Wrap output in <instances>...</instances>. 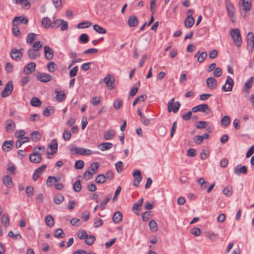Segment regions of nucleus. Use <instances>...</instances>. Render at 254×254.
Here are the masks:
<instances>
[{
	"instance_id": "nucleus-34",
	"label": "nucleus",
	"mask_w": 254,
	"mask_h": 254,
	"mask_svg": "<svg viewBox=\"0 0 254 254\" xmlns=\"http://www.w3.org/2000/svg\"><path fill=\"white\" fill-rule=\"evenodd\" d=\"M37 35L34 33H28L26 37V43L27 44H31L36 39Z\"/></svg>"
},
{
	"instance_id": "nucleus-9",
	"label": "nucleus",
	"mask_w": 254,
	"mask_h": 254,
	"mask_svg": "<svg viewBox=\"0 0 254 254\" xmlns=\"http://www.w3.org/2000/svg\"><path fill=\"white\" fill-rule=\"evenodd\" d=\"M133 176L134 177L133 185L135 187H138L142 178L140 171L135 170L133 172Z\"/></svg>"
},
{
	"instance_id": "nucleus-29",
	"label": "nucleus",
	"mask_w": 254,
	"mask_h": 254,
	"mask_svg": "<svg viewBox=\"0 0 254 254\" xmlns=\"http://www.w3.org/2000/svg\"><path fill=\"white\" fill-rule=\"evenodd\" d=\"M55 93L56 94V99L58 101L61 102L64 100L65 94L64 91H59L57 89H56Z\"/></svg>"
},
{
	"instance_id": "nucleus-48",
	"label": "nucleus",
	"mask_w": 254,
	"mask_h": 254,
	"mask_svg": "<svg viewBox=\"0 0 254 254\" xmlns=\"http://www.w3.org/2000/svg\"><path fill=\"white\" fill-rule=\"evenodd\" d=\"M106 181V177L105 175L103 174H100L98 175L95 179V182L98 184L104 183Z\"/></svg>"
},
{
	"instance_id": "nucleus-39",
	"label": "nucleus",
	"mask_w": 254,
	"mask_h": 254,
	"mask_svg": "<svg viewBox=\"0 0 254 254\" xmlns=\"http://www.w3.org/2000/svg\"><path fill=\"white\" fill-rule=\"evenodd\" d=\"M123 103L121 99L119 98L116 99L113 102V107L115 109L118 110L123 106Z\"/></svg>"
},
{
	"instance_id": "nucleus-33",
	"label": "nucleus",
	"mask_w": 254,
	"mask_h": 254,
	"mask_svg": "<svg viewBox=\"0 0 254 254\" xmlns=\"http://www.w3.org/2000/svg\"><path fill=\"white\" fill-rule=\"evenodd\" d=\"M144 199L143 198H141L136 203H134L132 206V209L133 211H140L141 209V206L143 204Z\"/></svg>"
},
{
	"instance_id": "nucleus-15",
	"label": "nucleus",
	"mask_w": 254,
	"mask_h": 254,
	"mask_svg": "<svg viewBox=\"0 0 254 254\" xmlns=\"http://www.w3.org/2000/svg\"><path fill=\"white\" fill-rule=\"evenodd\" d=\"M44 55L45 58L48 60H51L53 59V50L48 46H45L44 47Z\"/></svg>"
},
{
	"instance_id": "nucleus-60",
	"label": "nucleus",
	"mask_w": 254,
	"mask_h": 254,
	"mask_svg": "<svg viewBox=\"0 0 254 254\" xmlns=\"http://www.w3.org/2000/svg\"><path fill=\"white\" fill-rule=\"evenodd\" d=\"M84 165V163L83 161L79 160L75 162L74 167L76 169H81L83 168Z\"/></svg>"
},
{
	"instance_id": "nucleus-27",
	"label": "nucleus",
	"mask_w": 254,
	"mask_h": 254,
	"mask_svg": "<svg viewBox=\"0 0 254 254\" xmlns=\"http://www.w3.org/2000/svg\"><path fill=\"white\" fill-rule=\"evenodd\" d=\"M31 137L32 141L36 142L42 138V133L39 131H34L31 133Z\"/></svg>"
},
{
	"instance_id": "nucleus-57",
	"label": "nucleus",
	"mask_w": 254,
	"mask_h": 254,
	"mask_svg": "<svg viewBox=\"0 0 254 254\" xmlns=\"http://www.w3.org/2000/svg\"><path fill=\"white\" fill-rule=\"evenodd\" d=\"M248 44L252 43L253 47L254 48V33L249 32L248 35Z\"/></svg>"
},
{
	"instance_id": "nucleus-4",
	"label": "nucleus",
	"mask_w": 254,
	"mask_h": 254,
	"mask_svg": "<svg viewBox=\"0 0 254 254\" xmlns=\"http://www.w3.org/2000/svg\"><path fill=\"white\" fill-rule=\"evenodd\" d=\"M230 34L236 46L240 47L242 43V38L240 30L238 28L233 29L231 31Z\"/></svg>"
},
{
	"instance_id": "nucleus-59",
	"label": "nucleus",
	"mask_w": 254,
	"mask_h": 254,
	"mask_svg": "<svg viewBox=\"0 0 254 254\" xmlns=\"http://www.w3.org/2000/svg\"><path fill=\"white\" fill-rule=\"evenodd\" d=\"M42 47V45L41 43V42L38 41H36L33 44V46H32V49H33L34 51H39Z\"/></svg>"
},
{
	"instance_id": "nucleus-62",
	"label": "nucleus",
	"mask_w": 254,
	"mask_h": 254,
	"mask_svg": "<svg viewBox=\"0 0 254 254\" xmlns=\"http://www.w3.org/2000/svg\"><path fill=\"white\" fill-rule=\"evenodd\" d=\"M223 193L227 196H231L233 193L232 188L231 187L225 188L223 190Z\"/></svg>"
},
{
	"instance_id": "nucleus-31",
	"label": "nucleus",
	"mask_w": 254,
	"mask_h": 254,
	"mask_svg": "<svg viewBox=\"0 0 254 254\" xmlns=\"http://www.w3.org/2000/svg\"><path fill=\"white\" fill-rule=\"evenodd\" d=\"M243 6V9L246 11H248L251 8V3L248 0H240V4H241Z\"/></svg>"
},
{
	"instance_id": "nucleus-6",
	"label": "nucleus",
	"mask_w": 254,
	"mask_h": 254,
	"mask_svg": "<svg viewBox=\"0 0 254 254\" xmlns=\"http://www.w3.org/2000/svg\"><path fill=\"white\" fill-rule=\"evenodd\" d=\"M192 112H202L206 115L210 114L211 110L207 104H203L196 106L192 108Z\"/></svg>"
},
{
	"instance_id": "nucleus-5",
	"label": "nucleus",
	"mask_w": 254,
	"mask_h": 254,
	"mask_svg": "<svg viewBox=\"0 0 254 254\" xmlns=\"http://www.w3.org/2000/svg\"><path fill=\"white\" fill-rule=\"evenodd\" d=\"M174 101L175 99L173 98L168 103L167 107L169 112H173V113H176L179 111L181 104L178 101L174 103Z\"/></svg>"
},
{
	"instance_id": "nucleus-19",
	"label": "nucleus",
	"mask_w": 254,
	"mask_h": 254,
	"mask_svg": "<svg viewBox=\"0 0 254 254\" xmlns=\"http://www.w3.org/2000/svg\"><path fill=\"white\" fill-rule=\"evenodd\" d=\"M19 17H15L13 19L12 23H13V28H12V32L14 35L18 37L20 35V32L18 27L17 24L16 23Z\"/></svg>"
},
{
	"instance_id": "nucleus-17",
	"label": "nucleus",
	"mask_w": 254,
	"mask_h": 254,
	"mask_svg": "<svg viewBox=\"0 0 254 254\" xmlns=\"http://www.w3.org/2000/svg\"><path fill=\"white\" fill-rule=\"evenodd\" d=\"M36 64L32 62L27 64L24 68L23 72L26 74H29L35 71Z\"/></svg>"
},
{
	"instance_id": "nucleus-37",
	"label": "nucleus",
	"mask_w": 254,
	"mask_h": 254,
	"mask_svg": "<svg viewBox=\"0 0 254 254\" xmlns=\"http://www.w3.org/2000/svg\"><path fill=\"white\" fill-rule=\"evenodd\" d=\"M115 133L114 130L109 129L105 133L104 138L105 140H110L114 136Z\"/></svg>"
},
{
	"instance_id": "nucleus-38",
	"label": "nucleus",
	"mask_w": 254,
	"mask_h": 254,
	"mask_svg": "<svg viewBox=\"0 0 254 254\" xmlns=\"http://www.w3.org/2000/svg\"><path fill=\"white\" fill-rule=\"evenodd\" d=\"M30 104L33 107H38L41 106L42 102L37 97H33L31 99Z\"/></svg>"
},
{
	"instance_id": "nucleus-53",
	"label": "nucleus",
	"mask_w": 254,
	"mask_h": 254,
	"mask_svg": "<svg viewBox=\"0 0 254 254\" xmlns=\"http://www.w3.org/2000/svg\"><path fill=\"white\" fill-rule=\"evenodd\" d=\"M230 119L228 116H225L221 119V124L222 126H226L229 124Z\"/></svg>"
},
{
	"instance_id": "nucleus-52",
	"label": "nucleus",
	"mask_w": 254,
	"mask_h": 254,
	"mask_svg": "<svg viewBox=\"0 0 254 254\" xmlns=\"http://www.w3.org/2000/svg\"><path fill=\"white\" fill-rule=\"evenodd\" d=\"M63 22V20L62 19H57L52 22V28H57L59 27Z\"/></svg>"
},
{
	"instance_id": "nucleus-32",
	"label": "nucleus",
	"mask_w": 254,
	"mask_h": 254,
	"mask_svg": "<svg viewBox=\"0 0 254 254\" xmlns=\"http://www.w3.org/2000/svg\"><path fill=\"white\" fill-rule=\"evenodd\" d=\"M1 222L5 227H7L10 225L9 216L6 214H4L1 217Z\"/></svg>"
},
{
	"instance_id": "nucleus-22",
	"label": "nucleus",
	"mask_w": 254,
	"mask_h": 254,
	"mask_svg": "<svg viewBox=\"0 0 254 254\" xmlns=\"http://www.w3.org/2000/svg\"><path fill=\"white\" fill-rule=\"evenodd\" d=\"M128 25L130 27H135L138 24V20L136 16L130 15L128 19Z\"/></svg>"
},
{
	"instance_id": "nucleus-28",
	"label": "nucleus",
	"mask_w": 254,
	"mask_h": 254,
	"mask_svg": "<svg viewBox=\"0 0 254 254\" xmlns=\"http://www.w3.org/2000/svg\"><path fill=\"white\" fill-rule=\"evenodd\" d=\"M113 144L110 142H103L100 143L98 147L101 151H105L111 149L113 147Z\"/></svg>"
},
{
	"instance_id": "nucleus-63",
	"label": "nucleus",
	"mask_w": 254,
	"mask_h": 254,
	"mask_svg": "<svg viewBox=\"0 0 254 254\" xmlns=\"http://www.w3.org/2000/svg\"><path fill=\"white\" fill-rule=\"evenodd\" d=\"M5 69L7 73H11L13 70V67L10 63H7L5 65Z\"/></svg>"
},
{
	"instance_id": "nucleus-8",
	"label": "nucleus",
	"mask_w": 254,
	"mask_h": 254,
	"mask_svg": "<svg viewBox=\"0 0 254 254\" xmlns=\"http://www.w3.org/2000/svg\"><path fill=\"white\" fill-rule=\"evenodd\" d=\"M234 83V80L230 76H228L225 84L222 86L223 90L225 92L232 91Z\"/></svg>"
},
{
	"instance_id": "nucleus-50",
	"label": "nucleus",
	"mask_w": 254,
	"mask_h": 254,
	"mask_svg": "<svg viewBox=\"0 0 254 254\" xmlns=\"http://www.w3.org/2000/svg\"><path fill=\"white\" fill-rule=\"evenodd\" d=\"M91 24V23L89 21H84L79 23L77 27L79 29L87 28L89 27Z\"/></svg>"
},
{
	"instance_id": "nucleus-7",
	"label": "nucleus",
	"mask_w": 254,
	"mask_h": 254,
	"mask_svg": "<svg viewBox=\"0 0 254 254\" xmlns=\"http://www.w3.org/2000/svg\"><path fill=\"white\" fill-rule=\"evenodd\" d=\"M13 85L11 81H8L5 85L4 89L1 93V96L3 98L9 96L13 90Z\"/></svg>"
},
{
	"instance_id": "nucleus-23",
	"label": "nucleus",
	"mask_w": 254,
	"mask_h": 254,
	"mask_svg": "<svg viewBox=\"0 0 254 254\" xmlns=\"http://www.w3.org/2000/svg\"><path fill=\"white\" fill-rule=\"evenodd\" d=\"M27 55L31 60H34L40 56V54L38 51H34L32 49H29L27 51Z\"/></svg>"
},
{
	"instance_id": "nucleus-45",
	"label": "nucleus",
	"mask_w": 254,
	"mask_h": 254,
	"mask_svg": "<svg viewBox=\"0 0 254 254\" xmlns=\"http://www.w3.org/2000/svg\"><path fill=\"white\" fill-rule=\"evenodd\" d=\"M85 243L89 246L92 245L94 243L96 238L93 235H88V237L85 239Z\"/></svg>"
},
{
	"instance_id": "nucleus-16",
	"label": "nucleus",
	"mask_w": 254,
	"mask_h": 254,
	"mask_svg": "<svg viewBox=\"0 0 254 254\" xmlns=\"http://www.w3.org/2000/svg\"><path fill=\"white\" fill-rule=\"evenodd\" d=\"M48 147L52 150L51 153L48 152V154L53 155L56 153L58 151V142L57 140L56 139H52L48 145Z\"/></svg>"
},
{
	"instance_id": "nucleus-12",
	"label": "nucleus",
	"mask_w": 254,
	"mask_h": 254,
	"mask_svg": "<svg viewBox=\"0 0 254 254\" xmlns=\"http://www.w3.org/2000/svg\"><path fill=\"white\" fill-rule=\"evenodd\" d=\"M36 77L39 81L44 83L49 82L52 79V76L47 73H39Z\"/></svg>"
},
{
	"instance_id": "nucleus-2",
	"label": "nucleus",
	"mask_w": 254,
	"mask_h": 254,
	"mask_svg": "<svg viewBox=\"0 0 254 254\" xmlns=\"http://www.w3.org/2000/svg\"><path fill=\"white\" fill-rule=\"evenodd\" d=\"M45 148L41 146H37L34 148V152L31 153L29 156L30 161L33 163H39L42 160V157L41 154L39 153L38 150L42 149L44 151Z\"/></svg>"
},
{
	"instance_id": "nucleus-56",
	"label": "nucleus",
	"mask_w": 254,
	"mask_h": 254,
	"mask_svg": "<svg viewBox=\"0 0 254 254\" xmlns=\"http://www.w3.org/2000/svg\"><path fill=\"white\" fill-rule=\"evenodd\" d=\"M150 213V211H146L142 214V218L143 221L146 222L150 219L151 217Z\"/></svg>"
},
{
	"instance_id": "nucleus-10",
	"label": "nucleus",
	"mask_w": 254,
	"mask_h": 254,
	"mask_svg": "<svg viewBox=\"0 0 254 254\" xmlns=\"http://www.w3.org/2000/svg\"><path fill=\"white\" fill-rule=\"evenodd\" d=\"M47 165L46 164H44L36 169L32 176L33 181H36L39 177L45 171Z\"/></svg>"
},
{
	"instance_id": "nucleus-3",
	"label": "nucleus",
	"mask_w": 254,
	"mask_h": 254,
	"mask_svg": "<svg viewBox=\"0 0 254 254\" xmlns=\"http://www.w3.org/2000/svg\"><path fill=\"white\" fill-rule=\"evenodd\" d=\"M70 153L71 155H90L92 153V151L88 149L82 147H77L73 146L70 149Z\"/></svg>"
},
{
	"instance_id": "nucleus-30",
	"label": "nucleus",
	"mask_w": 254,
	"mask_h": 254,
	"mask_svg": "<svg viewBox=\"0 0 254 254\" xmlns=\"http://www.w3.org/2000/svg\"><path fill=\"white\" fill-rule=\"evenodd\" d=\"M41 24L46 29L50 27H52V22L51 19L48 17H45L42 19Z\"/></svg>"
},
{
	"instance_id": "nucleus-58",
	"label": "nucleus",
	"mask_w": 254,
	"mask_h": 254,
	"mask_svg": "<svg viewBox=\"0 0 254 254\" xmlns=\"http://www.w3.org/2000/svg\"><path fill=\"white\" fill-rule=\"evenodd\" d=\"M79 39V41L84 44L87 43L89 41V37H88V35L86 34H84V33L82 34L80 36Z\"/></svg>"
},
{
	"instance_id": "nucleus-36",
	"label": "nucleus",
	"mask_w": 254,
	"mask_h": 254,
	"mask_svg": "<svg viewBox=\"0 0 254 254\" xmlns=\"http://www.w3.org/2000/svg\"><path fill=\"white\" fill-rule=\"evenodd\" d=\"M54 220L51 215H48L45 218V223L49 227H52L54 225Z\"/></svg>"
},
{
	"instance_id": "nucleus-25",
	"label": "nucleus",
	"mask_w": 254,
	"mask_h": 254,
	"mask_svg": "<svg viewBox=\"0 0 254 254\" xmlns=\"http://www.w3.org/2000/svg\"><path fill=\"white\" fill-rule=\"evenodd\" d=\"M206 84L210 89H215L217 86V80L214 77H209L206 80Z\"/></svg>"
},
{
	"instance_id": "nucleus-20",
	"label": "nucleus",
	"mask_w": 254,
	"mask_h": 254,
	"mask_svg": "<svg viewBox=\"0 0 254 254\" xmlns=\"http://www.w3.org/2000/svg\"><path fill=\"white\" fill-rule=\"evenodd\" d=\"M194 23V19L192 16H190V15L187 16L184 22L185 26L186 28H189L191 27L193 25Z\"/></svg>"
},
{
	"instance_id": "nucleus-26",
	"label": "nucleus",
	"mask_w": 254,
	"mask_h": 254,
	"mask_svg": "<svg viewBox=\"0 0 254 254\" xmlns=\"http://www.w3.org/2000/svg\"><path fill=\"white\" fill-rule=\"evenodd\" d=\"M122 213L120 211H117L114 214L112 220L115 223L118 224L122 221Z\"/></svg>"
},
{
	"instance_id": "nucleus-14",
	"label": "nucleus",
	"mask_w": 254,
	"mask_h": 254,
	"mask_svg": "<svg viewBox=\"0 0 254 254\" xmlns=\"http://www.w3.org/2000/svg\"><path fill=\"white\" fill-rule=\"evenodd\" d=\"M254 81V77H251L245 83L243 88V92L246 94L250 93V90L252 88Z\"/></svg>"
},
{
	"instance_id": "nucleus-13",
	"label": "nucleus",
	"mask_w": 254,
	"mask_h": 254,
	"mask_svg": "<svg viewBox=\"0 0 254 254\" xmlns=\"http://www.w3.org/2000/svg\"><path fill=\"white\" fill-rule=\"evenodd\" d=\"M103 80L105 82L107 87L110 89H113L114 88V87L113 86V85L115 81V78L111 74H108L106 77L104 78Z\"/></svg>"
},
{
	"instance_id": "nucleus-11",
	"label": "nucleus",
	"mask_w": 254,
	"mask_h": 254,
	"mask_svg": "<svg viewBox=\"0 0 254 254\" xmlns=\"http://www.w3.org/2000/svg\"><path fill=\"white\" fill-rule=\"evenodd\" d=\"M10 56L12 59L15 61H18L22 59L23 53L20 51V50L13 48L11 51Z\"/></svg>"
},
{
	"instance_id": "nucleus-42",
	"label": "nucleus",
	"mask_w": 254,
	"mask_h": 254,
	"mask_svg": "<svg viewBox=\"0 0 254 254\" xmlns=\"http://www.w3.org/2000/svg\"><path fill=\"white\" fill-rule=\"evenodd\" d=\"M147 99V95L145 94L136 97L133 102L132 106H134L139 102H143Z\"/></svg>"
},
{
	"instance_id": "nucleus-35",
	"label": "nucleus",
	"mask_w": 254,
	"mask_h": 254,
	"mask_svg": "<svg viewBox=\"0 0 254 254\" xmlns=\"http://www.w3.org/2000/svg\"><path fill=\"white\" fill-rule=\"evenodd\" d=\"M48 70L50 72H54L58 68L57 65L53 62H50L47 65Z\"/></svg>"
},
{
	"instance_id": "nucleus-43",
	"label": "nucleus",
	"mask_w": 254,
	"mask_h": 254,
	"mask_svg": "<svg viewBox=\"0 0 254 254\" xmlns=\"http://www.w3.org/2000/svg\"><path fill=\"white\" fill-rule=\"evenodd\" d=\"M54 236L57 238H64L65 237V234L63 230L61 229H57L55 231Z\"/></svg>"
},
{
	"instance_id": "nucleus-46",
	"label": "nucleus",
	"mask_w": 254,
	"mask_h": 254,
	"mask_svg": "<svg viewBox=\"0 0 254 254\" xmlns=\"http://www.w3.org/2000/svg\"><path fill=\"white\" fill-rule=\"evenodd\" d=\"M197 182L200 185V188L202 190H204L206 189L209 184V183L208 182L205 181L203 178H199L197 180Z\"/></svg>"
},
{
	"instance_id": "nucleus-64",
	"label": "nucleus",
	"mask_w": 254,
	"mask_h": 254,
	"mask_svg": "<svg viewBox=\"0 0 254 254\" xmlns=\"http://www.w3.org/2000/svg\"><path fill=\"white\" fill-rule=\"evenodd\" d=\"M116 167L117 171L118 173H121L123 170L124 165L122 161H118L116 164Z\"/></svg>"
},
{
	"instance_id": "nucleus-51",
	"label": "nucleus",
	"mask_w": 254,
	"mask_h": 254,
	"mask_svg": "<svg viewBox=\"0 0 254 254\" xmlns=\"http://www.w3.org/2000/svg\"><path fill=\"white\" fill-rule=\"evenodd\" d=\"M73 188L75 191L79 192L81 190L82 186L80 180H77L73 185Z\"/></svg>"
},
{
	"instance_id": "nucleus-44",
	"label": "nucleus",
	"mask_w": 254,
	"mask_h": 254,
	"mask_svg": "<svg viewBox=\"0 0 254 254\" xmlns=\"http://www.w3.org/2000/svg\"><path fill=\"white\" fill-rule=\"evenodd\" d=\"M76 235L79 239L80 240L85 239L88 237V234L85 230H79L78 231Z\"/></svg>"
},
{
	"instance_id": "nucleus-54",
	"label": "nucleus",
	"mask_w": 254,
	"mask_h": 254,
	"mask_svg": "<svg viewBox=\"0 0 254 254\" xmlns=\"http://www.w3.org/2000/svg\"><path fill=\"white\" fill-rule=\"evenodd\" d=\"M207 56V53L206 52H203L201 53L198 57L197 62L198 63H202L205 59L206 58Z\"/></svg>"
},
{
	"instance_id": "nucleus-49",
	"label": "nucleus",
	"mask_w": 254,
	"mask_h": 254,
	"mask_svg": "<svg viewBox=\"0 0 254 254\" xmlns=\"http://www.w3.org/2000/svg\"><path fill=\"white\" fill-rule=\"evenodd\" d=\"M99 166L100 164L98 162H93L91 164L89 169L93 171V173L96 174Z\"/></svg>"
},
{
	"instance_id": "nucleus-47",
	"label": "nucleus",
	"mask_w": 254,
	"mask_h": 254,
	"mask_svg": "<svg viewBox=\"0 0 254 254\" xmlns=\"http://www.w3.org/2000/svg\"><path fill=\"white\" fill-rule=\"evenodd\" d=\"M93 29L96 32L99 34H105L106 33V29L98 24H94L93 25Z\"/></svg>"
},
{
	"instance_id": "nucleus-21",
	"label": "nucleus",
	"mask_w": 254,
	"mask_h": 254,
	"mask_svg": "<svg viewBox=\"0 0 254 254\" xmlns=\"http://www.w3.org/2000/svg\"><path fill=\"white\" fill-rule=\"evenodd\" d=\"M2 181L6 188L10 189L13 187L12 178L10 176L8 175L3 176Z\"/></svg>"
},
{
	"instance_id": "nucleus-24",
	"label": "nucleus",
	"mask_w": 254,
	"mask_h": 254,
	"mask_svg": "<svg viewBox=\"0 0 254 254\" xmlns=\"http://www.w3.org/2000/svg\"><path fill=\"white\" fill-rule=\"evenodd\" d=\"M14 142L12 140L5 141L2 144V149L5 152L10 150L13 146Z\"/></svg>"
},
{
	"instance_id": "nucleus-55",
	"label": "nucleus",
	"mask_w": 254,
	"mask_h": 254,
	"mask_svg": "<svg viewBox=\"0 0 254 254\" xmlns=\"http://www.w3.org/2000/svg\"><path fill=\"white\" fill-rule=\"evenodd\" d=\"M26 193L28 197H32L34 194V188L32 186H28L26 188Z\"/></svg>"
},
{
	"instance_id": "nucleus-41",
	"label": "nucleus",
	"mask_w": 254,
	"mask_h": 254,
	"mask_svg": "<svg viewBox=\"0 0 254 254\" xmlns=\"http://www.w3.org/2000/svg\"><path fill=\"white\" fill-rule=\"evenodd\" d=\"M149 226L150 231L152 232H156L158 230V226L156 221L154 220H151L149 223Z\"/></svg>"
},
{
	"instance_id": "nucleus-61",
	"label": "nucleus",
	"mask_w": 254,
	"mask_h": 254,
	"mask_svg": "<svg viewBox=\"0 0 254 254\" xmlns=\"http://www.w3.org/2000/svg\"><path fill=\"white\" fill-rule=\"evenodd\" d=\"M78 70V67L77 66H75L72 68L69 71V75L70 77H73L76 75Z\"/></svg>"
},
{
	"instance_id": "nucleus-18",
	"label": "nucleus",
	"mask_w": 254,
	"mask_h": 254,
	"mask_svg": "<svg viewBox=\"0 0 254 254\" xmlns=\"http://www.w3.org/2000/svg\"><path fill=\"white\" fill-rule=\"evenodd\" d=\"M234 173L238 175H240L241 174H247L248 169L246 166H242L241 165H238L235 168Z\"/></svg>"
},
{
	"instance_id": "nucleus-40",
	"label": "nucleus",
	"mask_w": 254,
	"mask_h": 254,
	"mask_svg": "<svg viewBox=\"0 0 254 254\" xmlns=\"http://www.w3.org/2000/svg\"><path fill=\"white\" fill-rule=\"evenodd\" d=\"M64 200V196L60 193L57 194L55 196V197L54 198V202L56 204H61L62 202H63Z\"/></svg>"
},
{
	"instance_id": "nucleus-1",
	"label": "nucleus",
	"mask_w": 254,
	"mask_h": 254,
	"mask_svg": "<svg viewBox=\"0 0 254 254\" xmlns=\"http://www.w3.org/2000/svg\"><path fill=\"white\" fill-rule=\"evenodd\" d=\"M225 3L229 17L233 23H235L236 21V18L235 16V8L233 4L230 0H225Z\"/></svg>"
}]
</instances>
